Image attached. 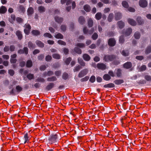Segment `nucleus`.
Returning <instances> with one entry per match:
<instances>
[{
    "instance_id": "nucleus-1",
    "label": "nucleus",
    "mask_w": 151,
    "mask_h": 151,
    "mask_svg": "<svg viewBox=\"0 0 151 151\" xmlns=\"http://www.w3.org/2000/svg\"><path fill=\"white\" fill-rule=\"evenodd\" d=\"M119 59L116 55L114 54L104 55L103 58V60L106 62L112 61L115 59Z\"/></svg>"
},
{
    "instance_id": "nucleus-2",
    "label": "nucleus",
    "mask_w": 151,
    "mask_h": 151,
    "mask_svg": "<svg viewBox=\"0 0 151 151\" xmlns=\"http://www.w3.org/2000/svg\"><path fill=\"white\" fill-rule=\"evenodd\" d=\"M58 139V136L57 134H52L48 138L49 143L51 144L57 142Z\"/></svg>"
},
{
    "instance_id": "nucleus-3",
    "label": "nucleus",
    "mask_w": 151,
    "mask_h": 151,
    "mask_svg": "<svg viewBox=\"0 0 151 151\" xmlns=\"http://www.w3.org/2000/svg\"><path fill=\"white\" fill-rule=\"evenodd\" d=\"M88 70L87 69H84L81 70L78 75V77L79 78H82L86 75L88 73Z\"/></svg>"
},
{
    "instance_id": "nucleus-4",
    "label": "nucleus",
    "mask_w": 151,
    "mask_h": 151,
    "mask_svg": "<svg viewBox=\"0 0 151 151\" xmlns=\"http://www.w3.org/2000/svg\"><path fill=\"white\" fill-rule=\"evenodd\" d=\"M28 52V49L27 47H24L23 49H20L17 51L18 53L19 54H24L25 55H27Z\"/></svg>"
},
{
    "instance_id": "nucleus-5",
    "label": "nucleus",
    "mask_w": 151,
    "mask_h": 151,
    "mask_svg": "<svg viewBox=\"0 0 151 151\" xmlns=\"http://www.w3.org/2000/svg\"><path fill=\"white\" fill-rule=\"evenodd\" d=\"M108 43L110 46L113 47L116 45V41L114 38H111L109 39Z\"/></svg>"
},
{
    "instance_id": "nucleus-6",
    "label": "nucleus",
    "mask_w": 151,
    "mask_h": 151,
    "mask_svg": "<svg viewBox=\"0 0 151 151\" xmlns=\"http://www.w3.org/2000/svg\"><path fill=\"white\" fill-rule=\"evenodd\" d=\"M55 84L52 82L49 83L46 86L45 89L46 91L50 90L55 87Z\"/></svg>"
},
{
    "instance_id": "nucleus-7",
    "label": "nucleus",
    "mask_w": 151,
    "mask_h": 151,
    "mask_svg": "<svg viewBox=\"0 0 151 151\" xmlns=\"http://www.w3.org/2000/svg\"><path fill=\"white\" fill-rule=\"evenodd\" d=\"M132 29L129 28L126 29H124L123 30V33L126 36H128L132 33Z\"/></svg>"
},
{
    "instance_id": "nucleus-8",
    "label": "nucleus",
    "mask_w": 151,
    "mask_h": 151,
    "mask_svg": "<svg viewBox=\"0 0 151 151\" xmlns=\"http://www.w3.org/2000/svg\"><path fill=\"white\" fill-rule=\"evenodd\" d=\"M139 4L141 7H145L147 6V3L146 0H140L139 2Z\"/></svg>"
},
{
    "instance_id": "nucleus-9",
    "label": "nucleus",
    "mask_w": 151,
    "mask_h": 151,
    "mask_svg": "<svg viewBox=\"0 0 151 151\" xmlns=\"http://www.w3.org/2000/svg\"><path fill=\"white\" fill-rule=\"evenodd\" d=\"M97 67L99 69L104 70L106 68V65L104 63H98L97 65Z\"/></svg>"
},
{
    "instance_id": "nucleus-10",
    "label": "nucleus",
    "mask_w": 151,
    "mask_h": 151,
    "mask_svg": "<svg viewBox=\"0 0 151 151\" xmlns=\"http://www.w3.org/2000/svg\"><path fill=\"white\" fill-rule=\"evenodd\" d=\"M123 67L124 68L127 69H129L132 67V64L131 62H127L124 64Z\"/></svg>"
},
{
    "instance_id": "nucleus-11",
    "label": "nucleus",
    "mask_w": 151,
    "mask_h": 151,
    "mask_svg": "<svg viewBox=\"0 0 151 151\" xmlns=\"http://www.w3.org/2000/svg\"><path fill=\"white\" fill-rule=\"evenodd\" d=\"M128 23L132 26H135L136 25V21L133 19L131 18H129L127 19Z\"/></svg>"
},
{
    "instance_id": "nucleus-12",
    "label": "nucleus",
    "mask_w": 151,
    "mask_h": 151,
    "mask_svg": "<svg viewBox=\"0 0 151 151\" xmlns=\"http://www.w3.org/2000/svg\"><path fill=\"white\" fill-rule=\"evenodd\" d=\"M16 35L19 40H21L23 36L21 31L19 30L17 31L16 32Z\"/></svg>"
},
{
    "instance_id": "nucleus-13",
    "label": "nucleus",
    "mask_w": 151,
    "mask_h": 151,
    "mask_svg": "<svg viewBox=\"0 0 151 151\" xmlns=\"http://www.w3.org/2000/svg\"><path fill=\"white\" fill-rule=\"evenodd\" d=\"M55 21L59 24L61 23L63 20V18L59 17L58 16H55Z\"/></svg>"
},
{
    "instance_id": "nucleus-14",
    "label": "nucleus",
    "mask_w": 151,
    "mask_h": 151,
    "mask_svg": "<svg viewBox=\"0 0 151 151\" xmlns=\"http://www.w3.org/2000/svg\"><path fill=\"white\" fill-rule=\"evenodd\" d=\"M114 83L116 85H119L124 83V81L122 79H116L114 81Z\"/></svg>"
},
{
    "instance_id": "nucleus-15",
    "label": "nucleus",
    "mask_w": 151,
    "mask_h": 151,
    "mask_svg": "<svg viewBox=\"0 0 151 151\" xmlns=\"http://www.w3.org/2000/svg\"><path fill=\"white\" fill-rule=\"evenodd\" d=\"M78 22L80 24L83 25L85 22V19L83 16H81L79 18Z\"/></svg>"
},
{
    "instance_id": "nucleus-16",
    "label": "nucleus",
    "mask_w": 151,
    "mask_h": 151,
    "mask_svg": "<svg viewBox=\"0 0 151 151\" xmlns=\"http://www.w3.org/2000/svg\"><path fill=\"white\" fill-rule=\"evenodd\" d=\"M35 43L39 47L43 48L44 47V43L40 40H37L35 42Z\"/></svg>"
},
{
    "instance_id": "nucleus-17",
    "label": "nucleus",
    "mask_w": 151,
    "mask_h": 151,
    "mask_svg": "<svg viewBox=\"0 0 151 151\" xmlns=\"http://www.w3.org/2000/svg\"><path fill=\"white\" fill-rule=\"evenodd\" d=\"M31 33L34 36H39L40 34V31L37 30H33L31 32Z\"/></svg>"
},
{
    "instance_id": "nucleus-18",
    "label": "nucleus",
    "mask_w": 151,
    "mask_h": 151,
    "mask_svg": "<svg viewBox=\"0 0 151 151\" xmlns=\"http://www.w3.org/2000/svg\"><path fill=\"white\" fill-rule=\"evenodd\" d=\"M57 80V78L54 76L48 77L47 78V81L48 82H54L56 81Z\"/></svg>"
},
{
    "instance_id": "nucleus-19",
    "label": "nucleus",
    "mask_w": 151,
    "mask_h": 151,
    "mask_svg": "<svg viewBox=\"0 0 151 151\" xmlns=\"http://www.w3.org/2000/svg\"><path fill=\"white\" fill-rule=\"evenodd\" d=\"M7 11V9L6 7L2 6L0 7V14H4Z\"/></svg>"
},
{
    "instance_id": "nucleus-20",
    "label": "nucleus",
    "mask_w": 151,
    "mask_h": 151,
    "mask_svg": "<svg viewBox=\"0 0 151 151\" xmlns=\"http://www.w3.org/2000/svg\"><path fill=\"white\" fill-rule=\"evenodd\" d=\"M117 25L118 27L120 29L123 28L125 25L124 23L122 21H120L117 22Z\"/></svg>"
},
{
    "instance_id": "nucleus-21",
    "label": "nucleus",
    "mask_w": 151,
    "mask_h": 151,
    "mask_svg": "<svg viewBox=\"0 0 151 151\" xmlns=\"http://www.w3.org/2000/svg\"><path fill=\"white\" fill-rule=\"evenodd\" d=\"M122 17L121 13L118 12L115 14V19L116 20H118L120 19Z\"/></svg>"
},
{
    "instance_id": "nucleus-22",
    "label": "nucleus",
    "mask_w": 151,
    "mask_h": 151,
    "mask_svg": "<svg viewBox=\"0 0 151 151\" xmlns=\"http://www.w3.org/2000/svg\"><path fill=\"white\" fill-rule=\"evenodd\" d=\"M115 86L114 83H110L104 85L103 86L105 88H114Z\"/></svg>"
},
{
    "instance_id": "nucleus-23",
    "label": "nucleus",
    "mask_w": 151,
    "mask_h": 151,
    "mask_svg": "<svg viewBox=\"0 0 151 151\" xmlns=\"http://www.w3.org/2000/svg\"><path fill=\"white\" fill-rule=\"evenodd\" d=\"M83 58L86 61H89L91 59L90 56L87 54H84L83 55Z\"/></svg>"
},
{
    "instance_id": "nucleus-24",
    "label": "nucleus",
    "mask_w": 151,
    "mask_h": 151,
    "mask_svg": "<svg viewBox=\"0 0 151 151\" xmlns=\"http://www.w3.org/2000/svg\"><path fill=\"white\" fill-rule=\"evenodd\" d=\"M78 63L81 66L84 67L85 66V63L81 58H79L78 59Z\"/></svg>"
},
{
    "instance_id": "nucleus-25",
    "label": "nucleus",
    "mask_w": 151,
    "mask_h": 151,
    "mask_svg": "<svg viewBox=\"0 0 151 151\" xmlns=\"http://www.w3.org/2000/svg\"><path fill=\"white\" fill-rule=\"evenodd\" d=\"M18 9L19 11L20 12L23 13L25 11V8L22 5H19Z\"/></svg>"
},
{
    "instance_id": "nucleus-26",
    "label": "nucleus",
    "mask_w": 151,
    "mask_h": 151,
    "mask_svg": "<svg viewBox=\"0 0 151 151\" xmlns=\"http://www.w3.org/2000/svg\"><path fill=\"white\" fill-rule=\"evenodd\" d=\"M28 46L30 49L35 48L36 47L35 44H34L31 41H29L28 42Z\"/></svg>"
},
{
    "instance_id": "nucleus-27",
    "label": "nucleus",
    "mask_w": 151,
    "mask_h": 151,
    "mask_svg": "<svg viewBox=\"0 0 151 151\" xmlns=\"http://www.w3.org/2000/svg\"><path fill=\"white\" fill-rule=\"evenodd\" d=\"M62 78L64 80H66L69 78V75L67 73L65 72L63 74Z\"/></svg>"
},
{
    "instance_id": "nucleus-28",
    "label": "nucleus",
    "mask_w": 151,
    "mask_h": 151,
    "mask_svg": "<svg viewBox=\"0 0 151 151\" xmlns=\"http://www.w3.org/2000/svg\"><path fill=\"white\" fill-rule=\"evenodd\" d=\"M103 78L104 80L106 81H108L111 79V77L109 74H106L104 75Z\"/></svg>"
},
{
    "instance_id": "nucleus-29",
    "label": "nucleus",
    "mask_w": 151,
    "mask_h": 151,
    "mask_svg": "<svg viewBox=\"0 0 151 151\" xmlns=\"http://www.w3.org/2000/svg\"><path fill=\"white\" fill-rule=\"evenodd\" d=\"M73 50L75 52L78 54H81L82 53V51L79 48L77 47H75Z\"/></svg>"
},
{
    "instance_id": "nucleus-30",
    "label": "nucleus",
    "mask_w": 151,
    "mask_h": 151,
    "mask_svg": "<svg viewBox=\"0 0 151 151\" xmlns=\"http://www.w3.org/2000/svg\"><path fill=\"white\" fill-rule=\"evenodd\" d=\"M137 21L139 25L142 24L144 23L143 20L140 17H137Z\"/></svg>"
},
{
    "instance_id": "nucleus-31",
    "label": "nucleus",
    "mask_w": 151,
    "mask_h": 151,
    "mask_svg": "<svg viewBox=\"0 0 151 151\" xmlns=\"http://www.w3.org/2000/svg\"><path fill=\"white\" fill-rule=\"evenodd\" d=\"M55 37L56 39H63V35L61 33H58L55 35Z\"/></svg>"
},
{
    "instance_id": "nucleus-32",
    "label": "nucleus",
    "mask_w": 151,
    "mask_h": 151,
    "mask_svg": "<svg viewBox=\"0 0 151 151\" xmlns=\"http://www.w3.org/2000/svg\"><path fill=\"white\" fill-rule=\"evenodd\" d=\"M32 65V62L31 60H28L27 61L26 66L27 68H30Z\"/></svg>"
},
{
    "instance_id": "nucleus-33",
    "label": "nucleus",
    "mask_w": 151,
    "mask_h": 151,
    "mask_svg": "<svg viewBox=\"0 0 151 151\" xmlns=\"http://www.w3.org/2000/svg\"><path fill=\"white\" fill-rule=\"evenodd\" d=\"M102 14L100 12L97 13L95 16V18L97 20H100Z\"/></svg>"
},
{
    "instance_id": "nucleus-34",
    "label": "nucleus",
    "mask_w": 151,
    "mask_h": 151,
    "mask_svg": "<svg viewBox=\"0 0 151 151\" xmlns=\"http://www.w3.org/2000/svg\"><path fill=\"white\" fill-rule=\"evenodd\" d=\"M83 9L87 12H90L91 10L90 6L88 4L85 5L83 6Z\"/></svg>"
},
{
    "instance_id": "nucleus-35",
    "label": "nucleus",
    "mask_w": 151,
    "mask_h": 151,
    "mask_svg": "<svg viewBox=\"0 0 151 151\" xmlns=\"http://www.w3.org/2000/svg\"><path fill=\"white\" fill-rule=\"evenodd\" d=\"M121 53L125 57L128 56L129 55V51L128 50H123Z\"/></svg>"
},
{
    "instance_id": "nucleus-36",
    "label": "nucleus",
    "mask_w": 151,
    "mask_h": 151,
    "mask_svg": "<svg viewBox=\"0 0 151 151\" xmlns=\"http://www.w3.org/2000/svg\"><path fill=\"white\" fill-rule=\"evenodd\" d=\"M114 18V14L112 13H110L108 17V20L109 22H111L112 21Z\"/></svg>"
},
{
    "instance_id": "nucleus-37",
    "label": "nucleus",
    "mask_w": 151,
    "mask_h": 151,
    "mask_svg": "<svg viewBox=\"0 0 151 151\" xmlns=\"http://www.w3.org/2000/svg\"><path fill=\"white\" fill-rule=\"evenodd\" d=\"M24 138L25 139V141L24 142V144L26 143L27 142H28L29 141V139L28 137V133L27 132L24 136Z\"/></svg>"
},
{
    "instance_id": "nucleus-38",
    "label": "nucleus",
    "mask_w": 151,
    "mask_h": 151,
    "mask_svg": "<svg viewBox=\"0 0 151 151\" xmlns=\"http://www.w3.org/2000/svg\"><path fill=\"white\" fill-rule=\"evenodd\" d=\"M122 70L120 69H118L117 70L116 74L117 77H120L121 76L122 74Z\"/></svg>"
},
{
    "instance_id": "nucleus-39",
    "label": "nucleus",
    "mask_w": 151,
    "mask_h": 151,
    "mask_svg": "<svg viewBox=\"0 0 151 151\" xmlns=\"http://www.w3.org/2000/svg\"><path fill=\"white\" fill-rule=\"evenodd\" d=\"M93 20L91 19H90L88 21V24L89 27H92L93 24Z\"/></svg>"
},
{
    "instance_id": "nucleus-40",
    "label": "nucleus",
    "mask_w": 151,
    "mask_h": 151,
    "mask_svg": "<svg viewBox=\"0 0 151 151\" xmlns=\"http://www.w3.org/2000/svg\"><path fill=\"white\" fill-rule=\"evenodd\" d=\"M151 52V46H148L147 47L145 51V53L147 54L150 53Z\"/></svg>"
},
{
    "instance_id": "nucleus-41",
    "label": "nucleus",
    "mask_w": 151,
    "mask_h": 151,
    "mask_svg": "<svg viewBox=\"0 0 151 151\" xmlns=\"http://www.w3.org/2000/svg\"><path fill=\"white\" fill-rule=\"evenodd\" d=\"M52 57L53 58L57 59H59L60 58V55L58 54L54 53L52 55Z\"/></svg>"
},
{
    "instance_id": "nucleus-42",
    "label": "nucleus",
    "mask_w": 151,
    "mask_h": 151,
    "mask_svg": "<svg viewBox=\"0 0 151 151\" xmlns=\"http://www.w3.org/2000/svg\"><path fill=\"white\" fill-rule=\"evenodd\" d=\"M71 60V58L70 57H69L66 59L65 60V63L66 65H68L70 64Z\"/></svg>"
},
{
    "instance_id": "nucleus-43",
    "label": "nucleus",
    "mask_w": 151,
    "mask_h": 151,
    "mask_svg": "<svg viewBox=\"0 0 151 151\" xmlns=\"http://www.w3.org/2000/svg\"><path fill=\"white\" fill-rule=\"evenodd\" d=\"M16 89L18 93H19L22 90V88L19 85H17L16 86Z\"/></svg>"
},
{
    "instance_id": "nucleus-44",
    "label": "nucleus",
    "mask_w": 151,
    "mask_h": 151,
    "mask_svg": "<svg viewBox=\"0 0 151 151\" xmlns=\"http://www.w3.org/2000/svg\"><path fill=\"white\" fill-rule=\"evenodd\" d=\"M27 12L28 15L32 14L33 13V9L32 7H29L27 9Z\"/></svg>"
},
{
    "instance_id": "nucleus-45",
    "label": "nucleus",
    "mask_w": 151,
    "mask_h": 151,
    "mask_svg": "<svg viewBox=\"0 0 151 151\" xmlns=\"http://www.w3.org/2000/svg\"><path fill=\"white\" fill-rule=\"evenodd\" d=\"M123 6L124 8H127L129 7V5L128 3L125 1H123L122 2Z\"/></svg>"
},
{
    "instance_id": "nucleus-46",
    "label": "nucleus",
    "mask_w": 151,
    "mask_h": 151,
    "mask_svg": "<svg viewBox=\"0 0 151 151\" xmlns=\"http://www.w3.org/2000/svg\"><path fill=\"white\" fill-rule=\"evenodd\" d=\"M134 36L135 39H139L140 37V34L139 32H137L134 33Z\"/></svg>"
},
{
    "instance_id": "nucleus-47",
    "label": "nucleus",
    "mask_w": 151,
    "mask_h": 151,
    "mask_svg": "<svg viewBox=\"0 0 151 151\" xmlns=\"http://www.w3.org/2000/svg\"><path fill=\"white\" fill-rule=\"evenodd\" d=\"M27 77L29 80H31L34 78V76L33 74L29 73L27 75Z\"/></svg>"
},
{
    "instance_id": "nucleus-48",
    "label": "nucleus",
    "mask_w": 151,
    "mask_h": 151,
    "mask_svg": "<svg viewBox=\"0 0 151 151\" xmlns=\"http://www.w3.org/2000/svg\"><path fill=\"white\" fill-rule=\"evenodd\" d=\"M89 78V77L88 76H86L84 78H81L80 81L81 82H86L88 81Z\"/></svg>"
},
{
    "instance_id": "nucleus-49",
    "label": "nucleus",
    "mask_w": 151,
    "mask_h": 151,
    "mask_svg": "<svg viewBox=\"0 0 151 151\" xmlns=\"http://www.w3.org/2000/svg\"><path fill=\"white\" fill-rule=\"evenodd\" d=\"M119 41V42L121 43H123L124 42V35H122L120 37Z\"/></svg>"
},
{
    "instance_id": "nucleus-50",
    "label": "nucleus",
    "mask_w": 151,
    "mask_h": 151,
    "mask_svg": "<svg viewBox=\"0 0 151 151\" xmlns=\"http://www.w3.org/2000/svg\"><path fill=\"white\" fill-rule=\"evenodd\" d=\"M38 10L40 12H43L45 11V8L42 6H40L38 7Z\"/></svg>"
},
{
    "instance_id": "nucleus-51",
    "label": "nucleus",
    "mask_w": 151,
    "mask_h": 151,
    "mask_svg": "<svg viewBox=\"0 0 151 151\" xmlns=\"http://www.w3.org/2000/svg\"><path fill=\"white\" fill-rule=\"evenodd\" d=\"M81 68V66L79 65H78L74 67V69H73V71L74 72L78 71Z\"/></svg>"
},
{
    "instance_id": "nucleus-52",
    "label": "nucleus",
    "mask_w": 151,
    "mask_h": 151,
    "mask_svg": "<svg viewBox=\"0 0 151 151\" xmlns=\"http://www.w3.org/2000/svg\"><path fill=\"white\" fill-rule=\"evenodd\" d=\"M144 78L147 81H151V76L146 75L145 76Z\"/></svg>"
},
{
    "instance_id": "nucleus-53",
    "label": "nucleus",
    "mask_w": 151,
    "mask_h": 151,
    "mask_svg": "<svg viewBox=\"0 0 151 151\" xmlns=\"http://www.w3.org/2000/svg\"><path fill=\"white\" fill-rule=\"evenodd\" d=\"M96 81V77L94 76H92L90 77L89 81L92 83H94Z\"/></svg>"
},
{
    "instance_id": "nucleus-54",
    "label": "nucleus",
    "mask_w": 151,
    "mask_h": 151,
    "mask_svg": "<svg viewBox=\"0 0 151 151\" xmlns=\"http://www.w3.org/2000/svg\"><path fill=\"white\" fill-rule=\"evenodd\" d=\"M45 79L42 77H38L36 80V81L39 82H44L45 81Z\"/></svg>"
},
{
    "instance_id": "nucleus-55",
    "label": "nucleus",
    "mask_w": 151,
    "mask_h": 151,
    "mask_svg": "<svg viewBox=\"0 0 151 151\" xmlns=\"http://www.w3.org/2000/svg\"><path fill=\"white\" fill-rule=\"evenodd\" d=\"M98 35L96 32H95L92 36V38L94 40H96L98 37Z\"/></svg>"
},
{
    "instance_id": "nucleus-56",
    "label": "nucleus",
    "mask_w": 151,
    "mask_h": 151,
    "mask_svg": "<svg viewBox=\"0 0 151 151\" xmlns=\"http://www.w3.org/2000/svg\"><path fill=\"white\" fill-rule=\"evenodd\" d=\"M44 36L45 37H48L50 38H51L52 37V35L49 33L46 32L44 34Z\"/></svg>"
},
{
    "instance_id": "nucleus-57",
    "label": "nucleus",
    "mask_w": 151,
    "mask_h": 151,
    "mask_svg": "<svg viewBox=\"0 0 151 151\" xmlns=\"http://www.w3.org/2000/svg\"><path fill=\"white\" fill-rule=\"evenodd\" d=\"M76 46L80 48H83L85 46V44L83 43H78L77 44Z\"/></svg>"
},
{
    "instance_id": "nucleus-58",
    "label": "nucleus",
    "mask_w": 151,
    "mask_h": 151,
    "mask_svg": "<svg viewBox=\"0 0 151 151\" xmlns=\"http://www.w3.org/2000/svg\"><path fill=\"white\" fill-rule=\"evenodd\" d=\"M44 58V55L43 54H41L37 57L38 60L40 61H42Z\"/></svg>"
},
{
    "instance_id": "nucleus-59",
    "label": "nucleus",
    "mask_w": 151,
    "mask_h": 151,
    "mask_svg": "<svg viewBox=\"0 0 151 151\" xmlns=\"http://www.w3.org/2000/svg\"><path fill=\"white\" fill-rule=\"evenodd\" d=\"M120 63V61L119 60L116 59L113 61L112 63L114 65H119Z\"/></svg>"
},
{
    "instance_id": "nucleus-60",
    "label": "nucleus",
    "mask_w": 151,
    "mask_h": 151,
    "mask_svg": "<svg viewBox=\"0 0 151 151\" xmlns=\"http://www.w3.org/2000/svg\"><path fill=\"white\" fill-rule=\"evenodd\" d=\"M62 72L60 70L56 71L55 72V74L57 76H59L61 74Z\"/></svg>"
},
{
    "instance_id": "nucleus-61",
    "label": "nucleus",
    "mask_w": 151,
    "mask_h": 151,
    "mask_svg": "<svg viewBox=\"0 0 151 151\" xmlns=\"http://www.w3.org/2000/svg\"><path fill=\"white\" fill-rule=\"evenodd\" d=\"M60 45H66V43L64 41L61 40H59L57 42Z\"/></svg>"
},
{
    "instance_id": "nucleus-62",
    "label": "nucleus",
    "mask_w": 151,
    "mask_h": 151,
    "mask_svg": "<svg viewBox=\"0 0 151 151\" xmlns=\"http://www.w3.org/2000/svg\"><path fill=\"white\" fill-rule=\"evenodd\" d=\"M45 59L46 61L48 62L51 60L52 58L50 55H48L46 56Z\"/></svg>"
},
{
    "instance_id": "nucleus-63",
    "label": "nucleus",
    "mask_w": 151,
    "mask_h": 151,
    "mask_svg": "<svg viewBox=\"0 0 151 151\" xmlns=\"http://www.w3.org/2000/svg\"><path fill=\"white\" fill-rule=\"evenodd\" d=\"M60 29L63 32H65L66 29V27L65 25H62L60 27Z\"/></svg>"
},
{
    "instance_id": "nucleus-64",
    "label": "nucleus",
    "mask_w": 151,
    "mask_h": 151,
    "mask_svg": "<svg viewBox=\"0 0 151 151\" xmlns=\"http://www.w3.org/2000/svg\"><path fill=\"white\" fill-rule=\"evenodd\" d=\"M9 74L12 76H13L14 74V71L12 70H8Z\"/></svg>"
}]
</instances>
